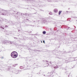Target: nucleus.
I'll return each mask as SVG.
<instances>
[{
	"label": "nucleus",
	"instance_id": "1",
	"mask_svg": "<svg viewBox=\"0 0 77 77\" xmlns=\"http://www.w3.org/2000/svg\"><path fill=\"white\" fill-rule=\"evenodd\" d=\"M17 53L16 51L12 52L11 54V57H12L13 58H16L17 57Z\"/></svg>",
	"mask_w": 77,
	"mask_h": 77
},
{
	"label": "nucleus",
	"instance_id": "2",
	"mask_svg": "<svg viewBox=\"0 0 77 77\" xmlns=\"http://www.w3.org/2000/svg\"><path fill=\"white\" fill-rule=\"evenodd\" d=\"M54 12H57V10L55 9L54 10Z\"/></svg>",
	"mask_w": 77,
	"mask_h": 77
},
{
	"label": "nucleus",
	"instance_id": "3",
	"mask_svg": "<svg viewBox=\"0 0 77 77\" xmlns=\"http://www.w3.org/2000/svg\"><path fill=\"white\" fill-rule=\"evenodd\" d=\"M43 34H45L46 33V32H45V31H44L43 32Z\"/></svg>",
	"mask_w": 77,
	"mask_h": 77
},
{
	"label": "nucleus",
	"instance_id": "4",
	"mask_svg": "<svg viewBox=\"0 0 77 77\" xmlns=\"http://www.w3.org/2000/svg\"><path fill=\"white\" fill-rule=\"evenodd\" d=\"M61 11H60L59 12V15H60V14L61 13Z\"/></svg>",
	"mask_w": 77,
	"mask_h": 77
},
{
	"label": "nucleus",
	"instance_id": "5",
	"mask_svg": "<svg viewBox=\"0 0 77 77\" xmlns=\"http://www.w3.org/2000/svg\"><path fill=\"white\" fill-rule=\"evenodd\" d=\"M43 42L44 44H45V41H43Z\"/></svg>",
	"mask_w": 77,
	"mask_h": 77
},
{
	"label": "nucleus",
	"instance_id": "6",
	"mask_svg": "<svg viewBox=\"0 0 77 77\" xmlns=\"http://www.w3.org/2000/svg\"><path fill=\"white\" fill-rule=\"evenodd\" d=\"M41 42L42 43V41H41Z\"/></svg>",
	"mask_w": 77,
	"mask_h": 77
}]
</instances>
